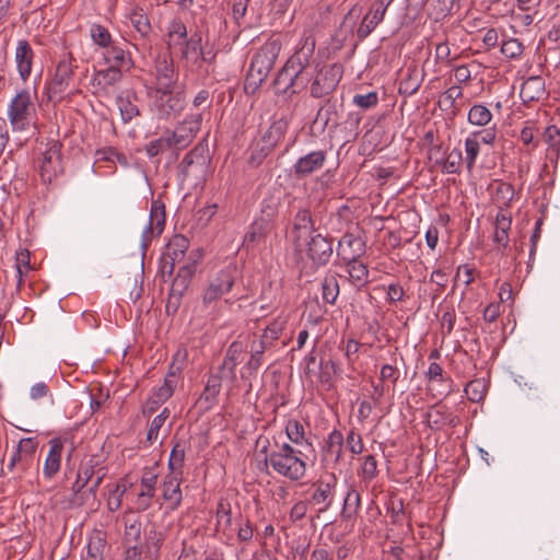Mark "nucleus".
I'll return each mask as SVG.
<instances>
[{"instance_id":"7c9ffc66","label":"nucleus","mask_w":560,"mask_h":560,"mask_svg":"<svg viewBox=\"0 0 560 560\" xmlns=\"http://www.w3.org/2000/svg\"><path fill=\"white\" fill-rule=\"evenodd\" d=\"M244 346L241 341H233L228 350L222 364L223 370H229L231 378H235V369L242 361Z\"/></svg>"},{"instance_id":"de8ad7c7","label":"nucleus","mask_w":560,"mask_h":560,"mask_svg":"<svg viewBox=\"0 0 560 560\" xmlns=\"http://www.w3.org/2000/svg\"><path fill=\"white\" fill-rule=\"evenodd\" d=\"M174 148L168 135L160 137L145 144V153L149 158H154L164 151Z\"/></svg>"},{"instance_id":"393cba45","label":"nucleus","mask_w":560,"mask_h":560,"mask_svg":"<svg viewBox=\"0 0 560 560\" xmlns=\"http://www.w3.org/2000/svg\"><path fill=\"white\" fill-rule=\"evenodd\" d=\"M335 485V477H331V481H319L316 483L312 493V502L314 504L322 505L319 509L320 512H324L330 508L334 500Z\"/></svg>"},{"instance_id":"7ed1b4c3","label":"nucleus","mask_w":560,"mask_h":560,"mask_svg":"<svg viewBox=\"0 0 560 560\" xmlns=\"http://www.w3.org/2000/svg\"><path fill=\"white\" fill-rule=\"evenodd\" d=\"M7 116L13 132L26 131L35 124L36 105L28 90H21L12 97Z\"/></svg>"},{"instance_id":"58836bf2","label":"nucleus","mask_w":560,"mask_h":560,"mask_svg":"<svg viewBox=\"0 0 560 560\" xmlns=\"http://www.w3.org/2000/svg\"><path fill=\"white\" fill-rule=\"evenodd\" d=\"M492 119V113L488 107L476 104L468 112V121L475 126H486Z\"/></svg>"},{"instance_id":"5fc2aeb1","label":"nucleus","mask_w":560,"mask_h":560,"mask_svg":"<svg viewBox=\"0 0 560 560\" xmlns=\"http://www.w3.org/2000/svg\"><path fill=\"white\" fill-rule=\"evenodd\" d=\"M464 390L469 400L479 402L485 397L486 387L481 380H472L467 383Z\"/></svg>"},{"instance_id":"b1692460","label":"nucleus","mask_w":560,"mask_h":560,"mask_svg":"<svg viewBox=\"0 0 560 560\" xmlns=\"http://www.w3.org/2000/svg\"><path fill=\"white\" fill-rule=\"evenodd\" d=\"M180 475L171 472L163 480V499L176 509L182 502Z\"/></svg>"},{"instance_id":"c85d7f7f","label":"nucleus","mask_w":560,"mask_h":560,"mask_svg":"<svg viewBox=\"0 0 560 560\" xmlns=\"http://www.w3.org/2000/svg\"><path fill=\"white\" fill-rule=\"evenodd\" d=\"M250 350V358L244 365V370L247 371L249 374H254L258 371V369L262 364V355L269 347L261 342L259 339L254 338L250 341L249 346Z\"/></svg>"},{"instance_id":"72a5a7b5","label":"nucleus","mask_w":560,"mask_h":560,"mask_svg":"<svg viewBox=\"0 0 560 560\" xmlns=\"http://www.w3.org/2000/svg\"><path fill=\"white\" fill-rule=\"evenodd\" d=\"M177 385V373L173 370V365L170 369V372L164 378L163 385H161L155 393L152 395L155 398L156 404L165 402L174 393V389Z\"/></svg>"},{"instance_id":"13d9d810","label":"nucleus","mask_w":560,"mask_h":560,"mask_svg":"<svg viewBox=\"0 0 560 560\" xmlns=\"http://www.w3.org/2000/svg\"><path fill=\"white\" fill-rule=\"evenodd\" d=\"M288 439L294 444H302L304 440V427L298 420H289L285 425Z\"/></svg>"},{"instance_id":"bf43d9fd","label":"nucleus","mask_w":560,"mask_h":560,"mask_svg":"<svg viewBox=\"0 0 560 560\" xmlns=\"http://www.w3.org/2000/svg\"><path fill=\"white\" fill-rule=\"evenodd\" d=\"M544 137L549 145L550 154L558 156L560 152V130L556 126H549L546 128Z\"/></svg>"},{"instance_id":"4d7b16f0","label":"nucleus","mask_w":560,"mask_h":560,"mask_svg":"<svg viewBox=\"0 0 560 560\" xmlns=\"http://www.w3.org/2000/svg\"><path fill=\"white\" fill-rule=\"evenodd\" d=\"M475 139L476 137L469 135L465 140V160L469 170L474 167L480 152V144Z\"/></svg>"},{"instance_id":"423d86ee","label":"nucleus","mask_w":560,"mask_h":560,"mask_svg":"<svg viewBox=\"0 0 560 560\" xmlns=\"http://www.w3.org/2000/svg\"><path fill=\"white\" fill-rule=\"evenodd\" d=\"M312 79L306 74L284 65L276 77L273 84L278 95L291 98L293 95L303 91Z\"/></svg>"},{"instance_id":"052dcab7","label":"nucleus","mask_w":560,"mask_h":560,"mask_svg":"<svg viewBox=\"0 0 560 560\" xmlns=\"http://www.w3.org/2000/svg\"><path fill=\"white\" fill-rule=\"evenodd\" d=\"M463 160L462 152L458 149H453L447 159L442 165V172L446 174H456L459 170V164Z\"/></svg>"},{"instance_id":"49530a36","label":"nucleus","mask_w":560,"mask_h":560,"mask_svg":"<svg viewBox=\"0 0 560 560\" xmlns=\"http://www.w3.org/2000/svg\"><path fill=\"white\" fill-rule=\"evenodd\" d=\"M400 377V371L395 364H383L380 370V381L395 390L396 383Z\"/></svg>"},{"instance_id":"c756f323","label":"nucleus","mask_w":560,"mask_h":560,"mask_svg":"<svg viewBox=\"0 0 560 560\" xmlns=\"http://www.w3.org/2000/svg\"><path fill=\"white\" fill-rule=\"evenodd\" d=\"M164 538V534L155 528H151L145 533L143 544L145 558L151 560L158 559Z\"/></svg>"},{"instance_id":"4c0bfd02","label":"nucleus","mask_w":560,"mask_h":560,"mask_svg":"<svg viewBox=\"0 0 560 560\" xmlns=\"http://www.w3.org/2000/svg\"><path fill=\"white\" fill-rule=\"evenodd\" d=\"M285 323L284 318H276L265 328L262 335L258 339L270 348L273 342L279 339L284 329Z\"/></svg>"},{"instance_id":"f03ea898","label":"nucleus","mask_w":560,"mask_h":560,"mask_svg":"<svg viewBox=\"0 0 560 560\" xmlns=\"http://www.w3.org/2000/svg\"><path fill=\"white\" fill-rule=\"evenodd\" d=\"M281 46L277 40L265 43L253 56L247 78L245 81L246 91H256L267 79L279 56Z\"/></svg>"},{"instance_id":"ddd939ff","label":"nucleus","mask_w":560,"mask_h":560,"mask_svg":"<svg viewBox=\"0 0 560 560\" xmlns=\"http://www.w3.org/2000/svg\"><path fill=\"white\" fill-rule=\"evenodd\" d=\"M39 170L43 182L50 183L62 172L60 144L56 141L49 143L39 160Z\"/></svg>"},{"instance_id":"8fccbe9b","label":"nucleus","mask_w":560,"mask_h":560,"mask_svg":"<svg viewBox=\"0 0 560 560\" xmlns=\"http://www.w3.org/2000/svg\"><path fill=\"white\" fill-rule=\"evenodd\" d=\"M106 547L105 539L101 534L92 537L88 545V557L92 560H103V553Z\"/></svg>"},{"instance_id":"338daca9","label":"nucleus","mask_w":560,"mask_h":560,"mask_svg":"<svg viewBox=\"0 0 560 560\" xmlns=\"http://www.w3.org/2000/svg\"><path fill=\"white\" fill-rule=\"evenodd\" d=\"M93 474V467H81L78 471L77 480L72 485V491L79 493L89 483Z\"/></svg>"},{"instance_id":"0eeeda50","label":"nucleus","mask_w":560,"mask_h":560,"mask_svg":"<svg viewBox=\"0 0 560 560\" xmlns=\"http://www.w3.org/2000/svg\"><path fill=\"white\" fill-rule=\"evenodd\" d=\"M149 95L153 100V106L161 118L176 115L185 106L183 94L174 92V89H151Z\"/></svg>"},{"instance_id":"f3484780","label":"nucleus","mask_w":560,"mask_h":560,"mask_svg":"<svg viewBox=\"0 0 560 560\" xmlns=\"http://www.w3.org/2000/svg\"><path fill=\"white\" fill-rule=\"evenodd\" d=\"M332 241L317 233L307 243V255L317 266L326 265L332 255Z\"/></svg>"},{"instance_id":"69168bd1","label":"nucleus","mask_w":560,"mask_h":560,"mask_svg":"<svg viewBox=\"0 0 560 560\" xmlns=\"http://www.w3.org/2000/svg\"><path fill=\"white\" fill-rule=\"evenodd\" d=\"M353 103L363 109H370L377 105L378 95L374 91L368 94H355L353 96Z\"/></svg>"},{"instance_id":"1a4fd4ad","label":"nucleus","mask_w":560,"mask_h":560,"mask_svg":"<svg viewBox=\"0 0 560 560\" xmlns=\"http://www.w3.org/2000/svg\"><path fill=\"white\" fill-rule=\"evenodd\" d=\"M196 271V260L188 259L187 262L179 266L178 272L172 282L167 301V308L177 310L184 293L189 287L191 278Z\"/></svg>"},{"instance_id":"473e14b6","label":"nucleus","mask_w":560,"mask_h":560,"mask_svg":"<svg viewBox=\"0 0 560 560\" xmlns=\"http://www.w3.org/2000/svg\"><path fill=\"white\" fill-rule=\"evenodd\" d=\"M187 27L179 19H173L167 25V47L182 45L187 38Z\"/></svg>"},{"instance_id":"dca6fc26","label":"nucleus","mask_w":560,"mask_h":560,"mask_svg":"<svg viewBox=\"0 0 560 560\" xmlns=\"http://www.w3.org/2000/svg\"><path fill=\"white\" fill-rule=\"evenodd\" d=\"M35 52L27 39H19L16 42L14 62L20 79L26 82L33 71Z\"/></svg>"},{"instance_id":"f257e3e1","label":"nucleus","mask_w":560,"mask_h":560,"mask_svg":"<svg viewBox=\"0 0 560 560\" xmlns=\"http://www.w3.org/2000/svg\"><path fill=\"white\" fill-rule=\"evenodd\" d=\"M306 456L302 451L295 450L288 443L275 442L270 454H266L264 462L270 466L275 472L291 480H301L306 472Z\"/></svg>"},{"instance_id":"39448f33","label":"nucleus","mask_w":560,"mask_h":560,"mask_svg":"<svg viewBox=\"0 0 560 560\" xmlns=\"http://www.w3.org/2000/svg\"><path fill=\"white\" fill-rule=\"evenodd\" d=\"M78 68L77 59L69 51L63 52L57 65L55 72L47 83L49 94H61L68 90L74 80V70Z\"/></svg>"},{"instance_id":"c03bdc74","label":"nucleus","mask_w":560,"mask_h":560,"mask_svg":"<svg viewBox=\"0 0 560 560\" xmlns=\"http://www.w3.org/2000/svg\"><path fill=\"white\" fill-rule=\"evenodd\" d=\"M378 474L377 462L374 455H368L359 470V476L364 483H370Z\"/></svg>"},{"instance_id":"e433bc0d","label":"nucleus","mask_w":560,"mask_h":560,"mask_svg":"<svg viewBox=\"0 0 560 560\" xmlns=\"http://www.w3.org/2000/svg\"><path fill=\"white\" fill-rule=\"evenodd\" d=\"M125 541L126 544L140 542L141 540V522L140 518L127 514L124 516Z\"/></svg>"},{"instance_id":"f8f14e48","label":"nucleus","mask_w":560,"mask_h":560,"mask_svg":"<svg viewBox=\"0 0 560 560\" xmlns=\"http://www.w3.org/2000/svg\"><path fill=\"white\" fill-rule=\"evenodd\" d=\"M165 226V207L161 200H153L151 202L150 218L147 228L141 235V248L145 250L151 241L159 236Z\"/></svg>"},{"instance_id":"2eb2a0df","label":"nucleus","mask_w":560,"mask_h":560,"mask_svg":"<svg viewBox=\"0 0 560 560\" xmlns=\"http://www.w3.org/2000/svg\"><path fill=\"white\" fill-rule=\"evenodd\" d=\"M327 153L316 150L300 156L293 164L292 170L296 178H305L319 171L326 162Z\"/></svg>"},{"instance_id":"774afa93","label":"nucleus","mask_w":560,"mask_h":560,"mask_svg":"<svg viewBox=\"0 0 560 560\" xmlns=\"http://www.w3.org/2000/svg\"><path fill=\"white\" fill-rule=\"evenodd\" d=\"M346 442H347L349 451L353 455H359L364 450V444H363L362 438H361L360 433H357L354 430L349 431Z\"/></svg>"},{"instance_id":"a18cd8bd","label":"nucleus","mask_w":560,"mask_h":560,"mask_svg":"<svg viewBox=\"0 0 560 560\" xmlns=\"http://www.w3.org/2000/svg\"><path fill=\"white\" fill-rule=\"evenodd\" d=\"M117 105L121 115V119L124 122H129L133 117L140 115V110L130 98L118 96Z\"/></svg>"},{"instance_id":"412c9836","label":"nucleus","mask_w":560,"mask_h":560,"mask_svg":"<svg viewBox=\"0 0 560 560\" xmlns=\"http://www.w3.org/2000/svg\"><path fill=\"white\" fill-rule=\"evenodd\" d=\"M62 450L63 444L60 439H51L49 441V451L44 464L45 478L50 479L59 471Z\"/></svg>"},{"instance_id":"3c124183","label":"nucleus","mask_w":560,"mask_h":560,"mask_svg":"<svg viewBox=\"0 0 560 560\" xmlns=\"http://www.w3.org/2000/svg\"><path fill=\"white\" fill-rule=\"evenodd\" d=\"M294 230L299 232H312L314 230V222L310 210H299L294 217Z\"/></svg>"},{"instance_id":"20e7f679","label":"nucleus","mask_w":560,"mask_h":560,"mask_svg":"<svg viewBox=\"0 0 560 560\" xmlns=\"http://www.w3.org/2000/svg\"><path fill=\"white\" fill-rule=\"evenodd\" d=\"M237 276V267L234 264L226 265L212 276L202 292L203 307L213 311L219 300L232 290Z\"/></svg>"},{"instance_id":"aec40b11","label":"nucleus","mask_w":560,"mask_h":560,"mask_svg":"<svg viewBox=\"0 0 560 560\" xmlns=\"http://www.w3.org/2000/svg\"><path fill=\"white\" fill-rule=\"evenodd\" d=\"M122 77V70L107 67L94 73L92 84L97 92L108 93L109 89L115 86Z\"/></svg>"},{"instance_id":"864d4df0","label":"nucleus","mask_w":560,"mask_h":560,"mask_svg":"<svg viewBox=\"0 0 560 560\" xmlns=\"http://www.w3.org/2000/svg\"><path fill=\"white\" fill-rule=\"evenodd\" d=\"M524 51V45L517 38H509L501 45V52L510 59L521 57Z\"/></svg>"},{"instance_id":"ea45409f","label":"nucleus","mask_w":560,"mask_h":560,"mask_svg":"<svg viewBox=\"0 0 560 560\" xmlns=\"http://www.w3.org/2000/svg\"><path fill=\"white\" fill-rule=\"evenodd\" d=\"M339 294L338 280L334 275L326 276L322 281L323 300L329 304H334Z\"/></svg>"},{"instance_id":"4468645a","label":"nucleus","mask_w":560,"mask_h":560,"mask_svg":"<svg viewBox=\"0 0 560 560\" xmlns=\"http://www.w3.org/2000/svg\"><path fill=\"white\" fill-rule=\"evenodd\" d=\"M287 130L288 121L285 119L273 121L257 142L258 158L267 156L284 137Z\"/></svg>"},{"instance_id":"603ef678","label":"nucleus","mask_w":560,"mask_h":560,"mask_svg":"<svg viewBox=\"0 0 560 560\" xmlns=\"http://www.w3.org/2000/svg\"><path fill=\"white\" fill-rule=\"evenodd\" d=\"M343 262L347 265L349 276L352 280L357 282H363L366 280L369 269L363 262H360L359 259Z\"/></svg>"},{"instance_id":"79ce46f5","label":"nucleus","mask_w":560,"mask_h":560,"mask_svg":"<svg viewBox=\"0 0 560 560\" xmlns=\"http://www.w3.org/2000/svg\"><path fill=\"white\" fill-rule=\"evenodd\" d=\"M15 268L18 275V288H21L23 278L31 271L30 252L27 249H21L15 255Z\"/></svg>"},{"instance_id":"6ab92c4d","label":"nucleus","mask_w":560,"mask_h":560,"mask_svg":"<svg viewBox=\"0 0 560 560\" xmlns=\"http://www.w3.org/2000/svg\"><path fill=\"white\" fill-rule=\"evenodd\" d=\"M178 73L174 63L166 57L158 58L155 61V86L153 89H175Z\"/></svg>"},{"instance_id":"9b49d317","label":"nucleus","mask_w":560,"mask_h":560,"mask_svg":"<svg viewBox=\"0 0 560 560\" xmlns=\"http://www.w3.org/2000/svg\"><path fill=\"white\" fill-rule=\"evenodd\" d=\"M314 50L315 42L311 38H306L302 46L299 47L296 51L288 59L285 65L294 68L295 70L306 74L312 79L314 72L317 69V66H313Z\"/></svg>"},{"instance_id":"0e129e2a","label":"nucleus","mask_w":560,"mask_h":560,"mask_svg":"<svg viewBox=\"0 0 560 560\" xmlns=\"http://www.w3.org/2000/svg\"><path fill=\"white\" fill-rule=\"evenodd\" d=\"M36 447L37 443L33 438H24L19 442L16 450L21 452L23 457H25L26 460L32 465Z\"/></svg>"},{"instance_id":"c9c22d12","label":"nucleus","mask_w":560,"mask_h":560,"mask_svg":"<svg viewBox=\"0 0 560 560\" xmlns=\"http://www.w3.org/2000/svg\"><path fill=\"white\" fill-rule=\"evenodd\" d=\"M450 412L446 407L435 405L425 413V422L431 429H441L447 424Z\"/></svg>"},{"instance_id":"a211bd4d","label":"nucleus","mask_w":560,"mask_h":560,"mask_svg":"<svg viewBox=\"0 0 560 560\" xmlns=\"http://www.w3.org/2000/svg\"><path fill=\"white\" fill-rule=\"evenodd\" d=\"M365 253V242L353 233H346L341 236L337 246V255L343 261L359 259Z\"/></svg>"},{"instance_id":"5701e85b","label":"nucleus","mask_w":560,"mask_h":560,"mask_svg":"<svg viewBox=\"0 0 560 560\" xmlns=\"http://www.w3.org/2000/svg\"><path fill=\"white\" fill-rule=\"evenodd\" d=\"M103 56L108 67L117 68L119 70L130 68V55L117 42L113 43L109 47H107Z\"/></svg>"},{"instance_id":"e2e57ef3","label":"nucleus","mask_w":560,"mask_h":560,"mask_svg":"<svg viewBox=\"0 0 560 560\" xmlns=\"http://www.w3.org/2000/svg\"><path fill=\"white\" fill-rule=\"evenodd\" d=\"M185 460V451L183 447H180L179 444H176L172 452L168 459V468L171 469V472H178L182 474L183 464Z\"/></svg>"},{"instance_id":"a878e982","label":"nucleus","mask_w":560,"mask_h":560,"mask_svg":"<svg viewBox=\"0 0 560 560\" xmlns=\"http://www.w3.org/2000/svg\"><path fill=\"white\" fill-rule=\"evenodd\" d=\"M385 8L372 4L370 12L362 19L357 34L360 39L366 38L373 30L384 20Z\"/></svg>"},{"instance_id":"37998d69","label":"nucleus","mask_w":560,"mask_h":560,"mask_svg":"<svg viewBox=\"0 0 560 560\" xmlns=\"http://www.w3.org/2000/svg\"><path fill=\"white\" fill-rule=\"evenodd\" d=\"M90 35L95 45L105 49L115 43L112 39L109 31L101 24H92L90 27Z\"/></svg>"},{"instance_id":"6e6d98bb","label":"nucleus","mask_w":560,"mask_h":560,"mask_svg":"<svg viewBox=\"0 0 560 560\" xmlns=\"http://www.w3.org/2000/svg\"><path fill=\"white\" fill-rule=\"evenodd\" d=\"M130 22L133 27L141 34V36H145L151 31V25L149 19L145 14L142 13V10H135L130 14Z\"/></svg>"},{"instance_id":"f704fd0d","label":"nucleus","mask_w":560,"mask_h":560,"mask_svg":"<svg viewBox=\"0 0 560 560\" xmlns=\"http://www.w3.org/2000/svg\"><path fill=\"white\" fill-rule=\"evenodd\" d=\"M221 390V377L219 375H211L206 384V387L200 395L199 400L206 404V408H211L218 401V396Z\"/></svg>"},{"instance_id":"cd10ccee","label":"nucleus","mask_w":560,"mask_h":560,"mask_svg":"<svg viewBox=\"0 0 560 560\" xmlns=\"http://www.w3.org/2000/svg\"><path fill=\"white\" fill-rule=\"evenodd\" d=\"M202 36L201 32H194L190 37L186 38L182 46V58L190 60L192 63H198V56L202 51Z\"/></svg>"},{"instance_id":"6e6552de","label":"nucleus","mask_w":560,"mask_h":560,"mask_svg":"<svg viewBox=\"0 0 560 560\" xmlns=\"http://www.w3.org/2000/svg\"><path fill=\"white\" fill-rule=\"evenodd\" d=\"M342 69L340 65H327L317 70L310 86L311 96L320 98L330 94L341 79Z\"/></svg>"},{"instance_id":"680f3d73","label":"nucleus","mask_w":560,"mask_h":560,"mask_svg":"<svg viewBox=\"0 0 560 560\" xmlns=\"http://www.w3.org/2000/svg\"><path fill=\"white\" fill-rule=\"evenodd\" d=\"M217 524L218 527L228 529L232 525V513L229 503L220 502L217 508Z\"/></svg>"},{"instance_id":"2f4dec72","label":"nucleus","mask_w":560,"mask_h":560,"mask_svg":"<svg viewBox=\"0 0 560 560\" xmlns=\"http://www.w3.org/2000/svg\"><path fill=\"white\" fill-rule=\"evenodd\" d=\"M269 231V223L267 220L261 219L260 221H255L250 226L247 233L244 236V245L249 248L255 244L260 243L265 240L267 233Z\"/></svg>"},{"instance_id":"a19ab883","label":"nucleus","mask_w":560,"mask_h":560,"mask_svg":"<svg viewBox=\"0 0 560 560\" xmlns=\"http://www.w3.org/2000/svg\"><path fill=\"white\" fill-rule=\"evenodd\" d=\"M361 508V495L353 485L348 487V491L343 501V512L348 513L347 516L358 514Z\"/></svg>"},{"instance_id":"09e8293b","label":"nucleus","mask_w":560,"mask_h":560,"mask_svg":"<svg viewBox=\"0 0 560 560\" xmlns=\"http://www.w3.org/2000/svg\"><path fill=\"white\" fill-rule=\"evenodd\" d=\"M156 481H158V472H155L153 468H145L141 476L139 492L155 495Z\"/></svg>"},{"instance_id":"bb28decb","label":"nucleus","mask_w":560,"mask_h":560,"mask_svg":"<svg viewBox=\"0 0 560 560\" xmlns=\"http://www.w3.org/2000/svg\"><path fill=\"white\" fill-rule=\"evenodd\" d=\"M189 247V241L187 237L180 234L174 235L166 245L165 255L172 260H175L180 265L186 257V252Z\"/></svg>"},{"instance_id":"9d476101","label":"nucleus","mask_w":560,"mask_h":560,"mask_svg":"<svg viewBox=\"0 0 560 560\" xmlns=\"http://www.w3.org/2000/svg\"><path fill=\"white\" fill-rule=\"evenodd\" d=\"M202 117L200 114L187 116L172 132H167L171 142L176 149L188 147L200 130Z\"/></svg>"},{"instance_id":"4be33fe9","label":"nucleus","mask_w":560,"mask_h":560,"mask_svg":"<svg viewBox=\"0 0 560 560\" xmlns=\"http://www.w3.org/2000/svg\"><path fill=\"white\" fill-rule=\"evenodd\" d=\"M545 95V80L540 75H533L526 79L520 91V96L524 103L539 101Z\"/></svg>"}]
</instances>
